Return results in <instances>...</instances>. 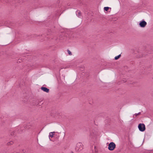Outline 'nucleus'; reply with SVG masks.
<instances>
[{"mask_svg":"<svg viewBox=\"0 0 153 153\" xmlns=\"http://www.w3.org/2000/svg\"><path fill=\"white\" fill-rule=\"evenodd\" d=\"M116 147L115 144L113 142H111L108 145V149L110 151L113 150Z\"/></svg>","mask_w":153,"mask_h":153,"instance_id":"obj_2","label":"nucleus"},{"mask_svg":"<svg viewBox=\"0 0 153 153\" xmlns=\"http://www.w3.org/2000/svg\"><path fill=\"white\" fill-rule=\"evenodd\" d=\"M109 8V7H104V10L105 11H107L108 10Z\"/></svg>","mask_w":153,"mask_h":153,"instance_id":"obj_11","label":"nucleus"},{"mask_svg":"<svg viewBox=\"0 0 153 153\" xmlns=\"http://www.w3.org/2000/svg\"><path fill=\"white\" fill-rule=\"evenodd\" d=\"M96 146H94V149H96Z\"/></svg>","mask_w":153,"mask_h":153,"instance_id":"obj_14","label":"nucleus"},{"mask_svg":"<svg viewBox=\"0 0 153 153\" xmlns=\"http://www.w3.org/2000/svg\"><path fill=\"white\" fill-rule=\"evenodd\" d=\"M96 152H95V153H96Z\"/></svg>","mask_w":153,"mask_h":153,"instance_id":"obj_15","label":"nucleus"},{"mask_svg":"<svg viewBox=\"0 0 153 153\" xmlns=\"http://www.w3.org/2000/svg\"><path fill=\"white\" fill-rule=\"evenodd\" d=\"M138 128L139 130L141 131H143L145 130V125L143 123L140 124L138 126Z\"/></svg>","mask_w":153,"mask_h":153,"instance_id":"obj_3","label":"nucleus"},{"mask_svg":"<svg viewBox=\"0 0 153 153\" xmlns=\"http://www.w3.org/2000/svg\"><path fill=\"white\" fill-rule=\"evenodd\" d=\"M94 133L93 132H91L90 133V136L91 137V138H93L94 136Z\"/></svg>","mask_w":153,"mask_h":153,"instance_id":"obj_8","label":"nucleus"},{"mask_svg":"<svg viewBox=\"0 0 153 153\" xmlns=\"http://www.w3.org/2000/svg\"><path fill=\"white\" fill-rule=\"evenodd\" d=\"M76 14L77 16L79 18H81L82 17V16L81 13L79 11H77L76 12Z\"/></svg>","mask_w":153,"mask_h":153,"instance_id":"obj_7","label":"nucleus"},{"mask_svg":"<svg viewBox=\"0 0 153 153\" xmlns=\"http://www.w3.org/2000/svg\"><path fill=\"white\" fill-rule=\"evenodd\" d=\"M41 88L42 90L46 93H48L49 92V89L46 87H42Z\"/></svg>","mask_w":153,"mask_h":153,"instance_id":"obj_5","label":"nucleus"},{"mask_svg":"<svg viewBox=\"0 0 153 153\" xmlns=\"http://www.w3.org/2000/svg\"><path fill=\"white\" fill-rule=\"evenodd\" d=\"M141 114L140 112H139L137 114H135L134 115V116H135L136 117L137 116V115L140 114Z\"/></svg>","mask_w":153,"mask_h":153,"instance_id":"obj_13","label":"nucleus"},{"mask_svg":"<svg viewBox=\"0 0 153 153\" xmlns=\"http://www.w3.org/2000/svg\"><path fill=\"white\" fill-rule=\"evenodd\" d=\"M83 149V145L80 142L76 144V150L77 151H79L82 150Z\"/></svg>","mask_w":153,"mask_h":153,"instance_id":"obj_1","label":"nucleus"},{"mask_svg":"<svg viewBox=\"0 0 153 153\" xmlns=\"http://www.w3.org/2000/svg\"><path fill=\"white\" fill-rule=\"evenodd\" d=\"M146 25V22L143 20L139 23V25L141 27H144Z\"/></svg>","mask_w":153,"mask_h":153,"instance_id":"obj_4","label":"nucleus"},{"mask_svg":"<svg viewBox=\"0 0 153 153\" xmlns=\"http://www.w3.org/2000/svg\"><path fill=\"white\" fill-rule=\"evenodd\" d=\"M55 132H51L49 133V137L50 140H51L50 137L52 138L53 137V135L55 134Z\"/></svg>","mask_w":153,"mask_h":153,"instance_id":"obj_6","label":"nucleus"},{"mask_svg":"<svg viewBox=\"0 0 153 153\" xmlns=\"http://www.w3.org/2000/svg\"><path fill=\"white\" fill-rule=\"evenodd\" d=\"M72 153H73V152H72Z\"/></svg>","mask_w":153,"mask_h":153,"instance_id":"obj_16","label":"nucleus"},{"mask_svg":"<svg viewBox=\"0 0 153 153\" xmlns=\"http://www.w3.org/2000/svg\"><path fill=\"white\" fill-rule=\"evenodd\" d=\"M68 54L69 55H72V53H71V52L69 50H68Z\"/></svg>","mask_w":153,"mask_h":153,"instance_id":"obj_12","label":"nucleus"},{"mask_svg":"<svg viewBox=\"0 0 153 153\" xmlns=\"http://www.w3.org/2000/svg\"><path fill=\"white\" fill-rule=\"evenodd\" d=\"M13 142L12 141H11L10 142H9L7 143V144L8 145H10L13 144Z\"/></svg>","mask_w":153,"mask_h":153,"instance_id":"obj_10","label":"nucleus"},{"mask_svg":"<svg viewBox=\"0 0 153 153\" xmlns=\"http://www.w3.org/2000/svg\"><path fill=\"white\" fill-rule=\"evenodd\" d=\"M121 56V55H119L115 57L114 59L115 60H117Z\"/></svg>","mask_w":153,"mask_h":153,"instance_id":"obj_9","label":"nucleus"}]
</instances>
